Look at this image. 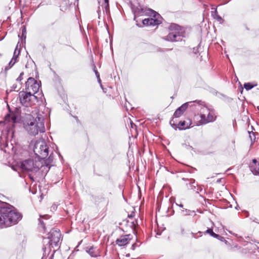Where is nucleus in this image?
Here are the masks:
<instances>
[{"mask_svg":"<svg viewBox=\"0 0 259 259\" xmlns=\"http://www.w3.org/2000/svg\"><path fill=\"white\" fill-rule=\"evenodd\" d=\"M21 213L12 205L0 201V227L15 225L22 219Z\"/></svg>","mask_w":259,"mask_h":259,"instance_id":"f257e3e1","label":"nucleus"},{"mask_svg":"<svg viewBox=\"0 0 259 259\" xmlns=\"http://www.w3.org/2000/svg\"><path fill=\"white\" fill-rule=\"evenodd\" d=\"M48 235L47 238H44V256L48 255L52 248L59 246V242L62 236L60 230L57 228L52 229Z\"/></svg>","mask_w":259,"mask_h":259,"instance_id":"f03ea898","label":"nucleus"},{"mask_svg":"<svg viewBox=\"0 0 259 259\" xmlns=\"http://www.w3.org/2000/svg\"><path fill=\"white\" fill-rule=\"evenodd\" d=\"M170 31L166 36V40L170 41H178L182 40L181 37H183L185 32L183 28L175 23H172L169 27Z\"/></svg>","mask_w":259,"mask_h":259,"instance_id":"7ed1b4c3","label":"nucleus"},{"mask_svg":"<svg viewBox=\"0 0 259 259\" xmlns=\"http://www.w3.org/2000/svg\"><path fill=\"white\" fill-rule=\"evenodd\" d=\"M49 148L44 140L40 139L34 144L33 151L35 154L41 159L46 158L49 153Z\"/></svg>","mask_w":259,"mask_h":259,"instance_id":"20e7f679","label":"nucleus"},{"mask_svg":"<svg viewBox=\"0 0 259 259\" xmlns=\"http://www.w3.org/2000/svg\"><path fill=\"white\" fill-rule=\"evenodd\" d=\"M21 104L25 107H31L37 102V97L33 94L27 91H21L19 93Z\"/></svg>","mask_w":259,"mask_h":259,"instance_id":"39448f33","label":"nucleus"},{"mask_svg":"<svg viewBox=\"0 0 259 259\" xmlns=\"http://www.w3.org/2000/svg\"><path fill=\"white\" fill-rule=\"evenodd\" d=\"M45 117L44 115H39L36 123L31 126H29L31 131L26 130L28 133L31 136H36L38 132L44 133L45 127L44 124Z\"/></svg>","mask_w":259,"mask_h":259,"instance_id":"423d86ee","label":"nucleus"},{"mask_svg":"<svg viewBox=\"0 0 259 259\" xmlns=\"http://www.w3.org/2000/svg\"><path fill=\"white\" fill-rule=\"evenodd\" d=\"M39 115H43L40 113L36 112L33 114H27L25 115L23 120V124L24 128L25 130L31 131L29 126H32L36 123Z\"/></svg>","mask_w":259,"mask_h":259,"instance_id":"0eeeda50","label":"nucleus"},{"mask_svg":"<svg viewBox=\"0 0 259 259\" xmlns=\"http://www.w3.org/2000/svg\"><path fill=\"white\" fill-rule=\"evenodd\" d=\"M38 162L34 161L33 159H28L22 161L20 163L21 168L25 171H36L39 167Z\"/></svg>","mask_w":259,"mask_h":259,"instance_id":"6e6552de","label":"nucleus"},{"mask_svg":"<svg viewBox=\"0 0 259 259\" xmlns=\"http://www.w3.org/2000/svg\"><path fill=\"white\" fill-rule=\"evenodd\" d=\"M148 11L151 12V15L153 16V18L143 20L142 22L144 25L154 26L162 23V18L158 13L152 9H149Z\"/></svg>","mask_w":259,"mask_h":259,"instance_id":"1a4fd4ad","label":"nucleus"},{"mask_svg":"<svg viewBox=\"0 0 259 259\" xmlns=\"http://www.w3.org/2000/svg\"><path fill=\"white\" fill-rule=\"evenodd\" d=\"M40 82L38 83L33 77H30L25 83V90L34 95L39 91Z\"/></svg>","mask_w":259,"mask_h":259,"instance_id":"9d476101","label":"nucleus"},{"mask_svg":"<svg viewBox=\"0 0 259 259\" xmlns=\"http://www.w3.org/2000/svg\"><path fill=\"white\" fill-rule=\"evenodd\" d=\"M200 118L202 124H206L215 120L213 113L210 112L209 109L205 106L201 107Z\"/></svg>","mask_w":259,"mask_h":259,"instance_id":"9b49d317","label":"nucleus"},{"mask_svg":"<svg viewBox=\"0 0 259 259\" xmlns=\"http://www.w3.org/2000/svg\"><path fill=\"white\" fill-rule=\"evenodd\" d=\"M196 102L197 101H195L193 102H187L183 104L182 105H181L180 107L177 109V110L175 111L174 114V117L172 118H178L180 117L183 114L185 111L187 109L189 106H192L193 105H194V103Z\"/></svg>","mask_w":259,"mask_h":259,"instance_id":"f8f14e48","label":"nucleus"},{"mask_svg":"<svg viewBox=\"0 0 259 259\" xmlns=\"http://www.w3.org/2000/svg\"><path fill=\"white\" fill-rule=\"evenodd\" d=\"M4 138L3 136L1 137V140H0V147L2 150H3L6 153H10V150L11 149L12 150H13L14 147L13 146L12 144H10V146H9L8 142L6 141L5 143H4Z\"/></svg>","mask_w":259,"mask_h":259,"instance_id":"ddd939ff","label":"nucleus"},{"mask_svg":"<svg viewBox=\"0 0 259 259\" xmlns=\"http://www.w3.org/2000/svg\"><path fill=\"white\" fill-rule=\"evenodd\" d=\"M249 168L253 175H259V162L255 159H253L250 163Z\"/></svg>","mask_w":259,"mask_h":259,"instance_id":"4468645a","label":"nucleus"},{"mask_svg":"<svg viewBox=\"0 0 259 259\" xmlns=\"http://www.w3.org/2000/svg\"><path fill=\"white\" fill-rule=\"evenodd\" d=\"M169 123L175 130L177 128H179V130H184L187 128V127H185L186 122L185 121H180L178 124H177L174 120V118L170 120Z\"/></svg>","mask_w":259,"mask_h":259,"instance_id":"2eb2a0df","label":"nucleus"},{"mask_svg":"<svg viewBox=\"0 0 259 259\" xmlns=\"http://www.w3.org/2000/svg\"><path fill=\"white\" fill-rule=\"evenodd\" d=\"M85 251L88 252L92 257H97L100 255L99 250L97 247L93 246L87 247L85 248Z\"/></svg>","mask_w":259,"mask_h":259,"instance_id":"dca6fc26","label":"nucleus"},{"mask_svg":"<svg viewBox=\"0 0 259 259\" xmlns=\"http://www.w3.org/2000/svg\"><path fill=\"white\" fill-rule=\"evenodd\" d=\"M130 235H126L121 236L120 238L117 239L116 240V243L119 246H123L126 245L130 240Z\"/></svg>","mask_w":259,"mask_h":259,"instance_id":"f3484780","label":"nucleus"},{"mask_svg":"<svg viewBox=\"0 0 259 259\" xmlns=\"http://www.w3.org/2000/svg\"><path fill=\"white\" fill-rule=\"evenodd\" d=\"M5 122L6 123L11 122L14 124L18 122V117L13 113L7 114L5 116Z\"/></svg>","mask_w":259,"mask_h":259,"instance_id":"a211bd4d","label":"nucleus"},{"mask_svg":"<svg viewBox=\"0 0 259 259\" xmlns=\"http://www.w3.org/2000/svg\"><path fill=\"white\" fill-rule=\"evenodd\" d=\"M50 217L49 215H45L44 216H40V218L39 219V226L42 227L44 231H46L47 228L46 227V223L43 221V219L47 220Z\"/></svg>","mask_w":259,"mask_h":259,"instance_id":"6ab92c4d","label":"nucleus"},{"mask_svg":"<svg viewBox=\"0 0 259 259\" xmlns=\"http://www.w3.org/2000/svg\"><path fill=\"white\" fill-rule=\"evenodd\" d=\"M22 34L21 35L19 36L20 37L22 42L25 44L26 38V28L25 26H23L21 28Z\"/></svg>","mask_w":259,"mask_h":259,"instance_id":"aec40b11","label":"nucleus"},{"mask_svg":"<svg viewBox=\"0 0 259 259\" xmlns=\"http://www.w3.org/2000/svg\"><path fill=\"white\" fill-rule=\"evenodd\" d=\"M181 213L183 215L186 216L192 215V213H195V211L194 210L183 208L181 210Z\"/></svg>","mask_w":259,"mask_h":259,"instance_id":"412c9836","label":"nucleus"},{"mask_svg":"<svg viewBox=\"0 0 259 259\" xmlns=\"http://www.w3.org/2000/svg\"><path fill=\"white\" fill-rule=\"evenodd\" d=\"M189 184H187V187L189 189L195 190L196 186L195 185V181L194 179H191L189 180Z\"/></svg>","mask_w":259,"mask_h":259,"instance_id":"4be33fe9","label":"nucleus"},{"mask_svg":"<svg viewBox=\"0 0 259 259\" xmlns=\"http://www.w3.org/2000/svg\"><path fill=\"white\" fill-rule=\"evenodd\" d=\"M93 70L97 78L98 82L100 84V86L102 88V85L101 84V80L100 77V74L98 71H97L96 67L95 64H93Z\"/></svg>","mask_w":259,"mask_h":259,"instance_id":"5701e85b","label":"nucleus"},{"mask_svg":"<svg viewBox=\"0 0 259 259\" xmlns=\"http://www.w3.org/2000/svg\"><path fill=\"white\" fill-rule=\"evenodd\" d=\"M20 47H21V46L20 45ZM20 52V48H19V50L18 51H16V50L14 51V55H13V59H14V61L13 63V64H12V65H14L15 64V63L16 62L17 59L19 56Z\"/></svg>","mask_w":259,"mask_h":259,"instance_id":"b1692460","label":"nucleus"},{"mask_svg":"<svg viewBox=\"0 0 259 259\" xmlns=\"http://www.w3.org/2000/svg\"><path fill=\"white\" fill-rule=\"evenodd\" d=\"M204 234H209L210 235L214 238L219 237L218 234H215L213 232V230L211 228H208L205 232H204Z\"/></svg>","mask_w":259,"mask_h":259,"instance_id":"393cba45","label":"nucleus"},{"mask_svg":"<svg viewBox=\"0 0 259 259\" xmlns=\"http://www.w3.org/2000/svg\"><path fill=\"white\" fill-rule=\"evenodd\" d=\"M254 85H252L250 82L245 83L244 84V88L247 91H248V90H250L252 89L254 87Z\"/></svg>","mask_w":259,"mask_h":259,"instance_id":"a878e982","label":"nucleus"},{"mask_svg":"<svg viewBox=\"0 0 259 259\" xmlns=\"http://www.w3.org/2000/svg\"><path fill=\"white\" fill-rule=\"evenodd\" d=\"M248 134L251 143H252L253 142H254L255 139V133L253 132H248Z\"/></svg>","mask_w":259,"mask_h":259,"instance_id":"bb28decb","label":"nucleus"},{"mask_svg":"<svg viewBox=\"0 0 259 259\" xmlns=\"http://www.w3.org/2000/svg\"><path fill=\"white\" fill-rule=\"evenodd\" d=\"M126 222L127 223H130V226L133 229H135L136 227V225H137V220L133 221L131 222H130L129 221H127Z\"/></svg>","mask_w":259,"mask_h":259,"instance_id":"cd10ccee","label":"nucleus"},{"mask_svg":"<svg viewBox=\"0 0 259 259\" xmlns=\"http://www.w3.org/2000/svg\"><path fill=\"white\" fill-rule=\"evenodd\" d=\"M53 152H52L50 154L49 157L48 158V159L46 160V163H47V165L50 164V163H51L53 162Z\"/></svg>","mask_w":259,"mask_h":259,"instance_id":"c85d7f7f","label":"nucleus"},{"mask_svg":"<svg viewBox=\"0 0 259 259\" xmlns=\"http://www.w3.org/2000/svg\"><path fill=\"white\" fill-rule=\"evenodd\" d=\"M214 19H215L217 21L220 22V23H223L224 22V20L222 19V18L219 15H217L216 16L213 17Z\"/></svg>","mask_w":259,"mask_h":259,"instance_id":"c756f323","label":"nucleus"},{"mask_svg":"<svg viewBox=\"0 0 259 259\" xmlns=\"http://www.w3.org/2000/svg\"><path fill=\"white\" fill-rule=\"evenodd\" d=\"M197 234H199V236H197V234H195L193 232L191 233V235H192V237H193V238H198V237H200V236H202V232H200V231H199Z\"/></svg>","mask_w":259,"mask_h":259,"instance_id":"7c9ffc66","label":"nucleus"},{"mask_svg":"<svg viewBox=\"0 0 259 259\" xmlns=\"http://www.w3.org/2000/svg\"><path fill=\"white\" fill-rule=\"evenodd\" d=\"M14 61V59H13V58H12L11 61L9 62V66L6 67V68H5L6 70L9 69L12 66H13V65H12V64H13Z\"/></svg>","mask_w":259,"mask_h":259,"instance_id":"2f4dec72","label":"nucleus"},{"mask_svg":"<svg viewBox=\"0 0 259 259\" xmlns=\"http://www.w3.org/2000/svg\"><path fill=\"white\" fill-rule=\"evenodd\" d=\"M24 75V72H21L19 76L17 78L16 80L17 81L20 82L23 79V75Z\"/></svg>","mask_w":259,"mask_h":259,"instance_id":"473e14b6","label":"nucleus"},{"mask_svg":"<svg viewBox=\"0 0 259 259\" xmlns=\"http://www.w3.org/2000/svg\"><path fill=\"white\" fill-rule=\"evenodd\" d=\"M183 146L185 147V148H186L187 150H193L194 149V148L192 146H191L189 145H187L186 144H183Z\"/></svg>","mask_w":259,"mask_h":259,"instance_id":"72a5a7b5","label":"nucleus"},{"mask_svg":"<svg viewBox=\"0 0 259 259\" xmlns=\"http://www.w3.org/2000/svg\"><path fill=\"white\" fill-rule=\"evenodd\" d=\"M135 13L138 14L142 15L144 13V11L142 9H141L140 10L139 9H137V10L135 11Z\"/></svg>","mask_w":259,"mask_h":259,"instance_id":"f704fd0d","label":"nucleus"},{"mask_svg":"<svg viewBox=\"0 0 259 259\" xmlns=\"http://www.w3.org/2000/svg\"><path fill=\"white\" fill-rule=\"evenodd\" d=\"M218 236L217 237H215V238L218 239V240H220L221 241H226V240L225 239L224 237H222L218 234Z\"/></svg>","mask_w":259,"mask_h":259,"instance_id":"c9c22d12","label":"nucleus"},{"mask_svg":"<svg viewBox=\"0 0 259 259\" xmlns=\"http://www.w3.org/2000/svg\"><path fill=\"white\" fill-rule=\"evenodd\" d=\"M105 9L106 12L109 11V3H105Z\"/></svg>","mask_w":259,"mask_h":259,"instance_id":"e433bc0d","label":"nucleus"},{"mask_svg":"<svg viewBox=\"0 0 259 259\" xmlns=\"http://www.w3.org/2000/svg\"><path fill=\"white\" fill-rule=\"evenodd\" d=\"M140 245H138L137 243H134L131 247V249L133 250H134L136 247L140 246Z\"/></svg>","mask_w":259,"mask_h":259,"instance_id":"4c0bfd02","label":"nucleus"},{"mask_svg":"<svg viewBox=\"0 0 259 259\" xmlns=\"http://www.w3.org/2000/svg\"><path fill=\"white\" fill-rule=\"evenodd\" d=\"M202 191H203V189L201 187H200L199 188H197L196 192L197 193H199L201 192Z\"/></svg>","mask_w":259,"mask_h":259,"instance_id":"58836bf2","label":"nucleus"},{"mask_svg":"<svg viewBox=\"0 0 259 259\" xmlns=\"http://www.w3.org/2000/svg\"><path fill=\"white\" fill-rule=\"evenodd\" d=\"M217 15H218V14L217 10V9H215L214 12H212V15L214 17V16H216Z\"/></svg>","mask_w":259,"mask_h":259,"instance_id":"ea45409f","label":"nucleus"},{"mask_svg":"<svg viewBox=\"0 0 259 259\" xmlns=\"http://www.w3.org/2000/svg\"><path fill=\"white\" fill-rule=\"evenodd\" d=\"M134 212H132V213H131L130 214H128V217L130 219H132L134 216Z\"/></svg>","mask_w":259,"mask_h":259,"instance_id":"a19ab883","label":"nucleus"},{"mask_svg":"<svg viewBox=\"0 0 259 259\" xmlns=\"http://www.w3.org/2000/svg\"><path fill=\"white\" fill-rule=\"evenodd\" d=\"M97 13L98 14L99 18H100V13H101V10L100 7H98V10L97 11Z\"/></svg>","mask_w":259,"mask_h":259,"instance_id":"79ce46f5","label":"nucleus"},{"mask_svg":"<svg viewBox=\"0 0 259 259\" xmlns=\"http://www.w3.org/2000/svg\"><path fill=\"white\" fill-rule=\"evenodd\" d=\"M55 252V250H54L53 251V253L51 255V256L50 257L49 259H53V257H54V255Z\"/></svg>","mask_w":259,"mask_h":259,"instance_id":"37998d69","label":"nucleus"},{"mask_svg":"<svg viewBox=\"0 0 259 259\" xmlns=\"http://www.w3.org/2000/svg\"><path fill=\"white\" fill-rule=\"evenodd\" d=\"M19 44V41L18 42L15 50L18 51L19 50V48H18Z\"/></svg>","mask_w":259,"mask_h":259,"instance_id":"c03bdc74","label":"nucleus"},{"mask_svg":"<svg viewBox=\"0 0 259 259\" xmlns=\"http://www.w3.org/2000/svg\"><path fill=\"white\" fill-rule=\"evenodd\" d=\"M197 50H198V49H196V48H193V52H194L195 54H196V53H197Z\"/></svg>","mask_w":259,"mask_h":259,"instance_id":"a18cd8bd","label":"nucleus"},{"mask_svg":"<svg viewBox=\"0 0 259 259\" xmlns=\"http://www.w3.org/2000/svg\"><path fill=\"white\" fill-rule=\"evenodd\" d=\"M179 206L180 207H181V208H182L183 209V208H184L183 207V204H181L179 205Z\"/></svg>","mask_w":259,"mask_h":259,"instance_id":"49530a36","label":"nucleus"},{"mask_svg":"<svg viewBox=\"0 0 259 259\" xmlns=\"http://www.w3.org/2000/svg\"><path fill=\"white\" fill-rule=\"evenodd\" d=\"M105 3H109V0H104Z\"/></svg>","mask_w":259,"mask_h":259,"instance_id":"de8ad7c7","label":"nucleus"},{"mask_svg":"<svg viewBox=\"0 0 259 259\" xmlns=\"http://www.w3.org/2000/svg\"><path fill=\"white\" fill-rule=\"evenodd\" d=\"M202 102L201 101H199L197 102V103L199 104V105H201V104L200 103H201Z\"/></svg>","mask_w":259,"mask_h":259,"instance_id":"09e8293b","label":"nucleus"},{"mask_svg":"<svg viewBox=\"0 0 259 259\" xmlns=\"http://www.w3.org/2000/svg\"><path fill=\"white\" fill-rule=\"evenodd\" d=\"M182 180H183V181H186L187 179H186V178H183V179H182Z\"/></svg>","mask_w":259,"mask_h":259,"instance_id":"8fccbe9b","label":"nucleus"},{"mask_svg":"<svg viewBox=\"0 0 259 259\" xmlns=\"http://www.w3.org/2000/svg\"><path fill=\"white\" fill-rule=\"evenodd\" d=\"M129 256H130L129 254L126 255V256H127V257H128Z\"/></svg>","mask_w":259,"mask_h":259,"instance_id":"3c124183","label":"nucleus"},{"mask_svg":"<svg viewBox=\"0 0 259 259\" xmlns=\"http://www.w3.org/2000/svg\"><path fill=\"white\" fill-rule=\"evenodd\" d=\"M257 109L259 111V106L257 107Z\"/></svg>","mask_w":259,"mask_h":259,"instance_id":"603ef678","label":"nucleus"}]
</instances>
